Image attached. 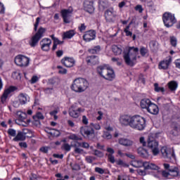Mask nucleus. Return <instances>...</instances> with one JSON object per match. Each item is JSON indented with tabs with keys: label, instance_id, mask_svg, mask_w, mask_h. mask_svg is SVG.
<instances>
[{
	"label": "nucleus",
	"instance_id": "1",
	"mask_svg": "<svg viewBox=\"0 0 180 180\" xmlns=\"http://www.w3.org/2000/svg\"><path fill=\"white\" fill-rule=\"evenodd\" d=\"M70 88L77 94H82L89 88V82L86 79L78 77L74 79Z\"/></svg>",
	"mask_w": 180,
	"mask_h": 180
},
{
	"label": "nucleus",
	"instance_id": "2",
	"mask_svg": "<svg viewBox=\"0 0 180 180\" xmlns=\"http://www.w3.org/2000/svg\"><path fill=\"white\" fill-rule=\"evenodd\" d=\"M137 54H139V48L130 46L128 48V51L124 53V60L127 65L133 67L136 64L137 60Z\"/></svg>",
	"mask_w": 180,
	"mask_h": 180
},
{
	"label": "nucleus",
	"instance_id": "3",
	"mask_svg": "<svg viewBox=\"0 0 180 180\" xmlns=\"http://www.w3.org/2000/svg\"><path fill=\"white\" fill-rule=\"evenodd\" d=\"M97 72L104 79L113 81L115 79V71L107 65H100L97 68Z\"/></svg>",
	"mask_w": 180,
	"mask_h": 180
},
{
	"label": "nucleus",
	"instance_id": "4",
	"mask_svg": "<svg viewBox=\"0 0 180 180\" xmlns=\"http://www.w3.org/2000/svg\"><path fill=\"white\" fill-rule=\"evenodd\" d=\"M130 127L136 130H144L146 129V118L140 115L132 116Z\"/></svg>",
	"mask_w": 180,
	"mask_h": 180
},
{
	"label": "nucleus",
	"instance_id": "5",
	"mask_svg": "<svg viewBox=\"0 0 180 180\" xmlns=\"http://www.w3.org/2000/svg\"><path fill=\"white\" fill-rule=\"evenodd\" d=\"M154 134L148 136V147L151 150L153 155H158L160 154V148H158V142L154 139Z\"/></svg>",
	"mask_w": 180,
	"mask_h": 180
},
{
	"label": "nucleus",
	"instance_id": "6",
	"mask_svg": "<svg viewBox=\"0 0 180 180\" xmlns=\"http://www.w3.org/2000/svg\"><path fill=\"white\" fill-rule=\"evenodd\" d=\"M162 20L166 27H171L176 23V18L175 15L171 13H165L162 16Z\"/></svg>",
	"mask_w": 180,
	"mask_h": 180
},
{
	"label": "nucleus",
	"instance_id": "7",
	"mask_svg": "<svg viewBox=\"0 0 180 180\" xmlns=\"http://www.w3.org/2000/svg\"><path fill=\"white\" fill-rule=\"evenodd\" d=\"M44 33H46V28L40 27L36 34L32 37L30 41V45L31 47H35L39 43V41L43 37Z\"/></svg>",
	"mask_w": 180,
	"mask_h": 180
},
{
	"label": "nucleus",
	"instance_id": "8",
	"mask_svg": "<svg viewBox=\"0 0 180 180\" xmlns=\"http://www.w3.org/2000/svg\"><path fill=\"white\" fill-rule=\"evenodd\" d=\"M80 134L84 137V139H89L92 140L95 137V130L91 126H84L80 128Z\"/></svg>",
	"mask_w": 180,
	"mask_h": 180
},
{
	"label": "nucleus",
	"instance_id": "9",
	"mask_svg": "<svg viewBox=\"0 0 180 180\" xmlns=\"http://www.w3.org/2000/svg\"><path fill=\"white\" fill-rule=\"evenodd\" d=\"M161 154L164 158L172 161V160H176L175 152L174 149L167 148V146H163L160 149Z\"/></svg>",
	"mask_w": 180,
	"mask_h": 180
},
{
	"label": "nucleus",
	"instance_id": "10",
	"mask_svg": "<svg viewBox=\"0 0 180 180\" xmlns=\"http://www.w3.org/2000/svg\"><path fill=\"white\" fill-rule=\"evenodd\" d=\"M15 63L19 67H27L30 59L25 56L19 55L15 58Z\"/></svg>",
	"mask_w": 180,
	"mask_h": 180
},
{
	"label": "nucleus",
	"instance_id": "11",
	"mask_svg": "<svg viewBox=\"0 0 180 180\" xmlns=\"http://www.w3.org/2000/svg\"><path fill=\"white\" fill-rule=\"evenodd\" d=\"M74 10L72 8H69L68 9H63L60 11L61 16L63 19L64 23H70L71 22V15L72 14V12Z\"/></svg>",
	"mask_w": 180,
	"mask_h": 180
},
{
	"label": "nucleus",
	"instance_id": "12",
	"mask_svg": "<svg viewBox=\"0 0 180 180\" xmlns=\"http://www.w3.org/2000/svg\"><path fill=\"white\" fill-rule=\"evenodd\" d=\"M163 167L165 169L169 171L171 173V176H179V169L176 167L171 166L168 163H164Z\"/></svg>",
	"mask_w": 180,
	"mask_h": 180
},
{
	"label": "nucleus",
	"instance_id": "13",
	"mask_svg": "<svg viewBox=\"0 0 180 180\" xmlns=\"http://www.w3.org/2000/svg\"><path fill=\"white\" fill-rule=\"evenodd\" d=\"M171 63H172V57L168 56L166 59L159 63V70H168Z\"/></svg>",
	"mask_w": 180,
	"mask_h": 180
},
{
	"label": "nucleus",
	"instance_id": "14",
	"mask_svg": "<svg viewBox=\"0 0 180 180\" xmlns=\"http://www.w3.org/2000/svg\"><path fill=\"white\" fill-rule=\"evenodd\" d=\"M132 118H133V116L131 117L128 115H121L120 117V124H122V126L130 127V124L131 123Z\"/></svg>",
	"mask_w": 180,
	"mask_h": 180
},
{
	"label": "nucleus",
	"instance_id": "15",
	"mask_svg": "<svg viewBox=\"0 0 180 180\" xmlns=\"http://www.w3.org/2000/svg\"><path fill=\"white\" fill-rule=\"evenodd\" d=\"M84 7L86 12L94 13L95 11V7H94V0H85Z\"/></svg>",
	"mask_w": 180,
	"mask_h": 180
},
{
	"label": "nucleus",
	"instance_id": "16",
	"mask_svg": "<svg viewBox=\"0 0 180 180\" xmlns=\"http://www.w3.org/2000/svg\"><path fill=\"white\" fill-rule=\"evenodd\" d=\"M82 112V108H75V106H72L69 109V115L71 116V117H73L74 119H77L79 117V115Z\"/></svg>",
	"mask_w": 180,
	"mask_h": 180
},
{
	"label": "nucleus",
	"instance_id": "17",
	"mask_svg": "<svg viewBox=\"0 0 180 180\" xmlns=\"http://www.w3.org/2000/svg\"><path fill=\"white\" fill-rule=\"evenodd\" d=\"M40 45L43 51H49L50 50V46H51V39L47 38L43 39L40 41Z\"/></svg>",
	"mask_w": 180,
	"mask_h": 180
},
{
	"label": "nucleus",
	"instance_id": "18",
	"mask_svg": "<svg viewBox=\"0 0 180 180\" xmlns=\"http://www.w3.org/2000/svg\"><path fill=\"white\" fill-rule=\"evenodd\" d=\"M96 37V33L94 30L86 31L83 35V39L84 41H91V40H95Z\"/></svg>",
	"mask_w": 180,
	"mask_h": 180
},
{
	"label": "nucleus",
	"instance_id": "19",
	"mask_svg": "<svg viewBox=\"0 0 180 180\" xmlns=\"http://www.w3.org/2000/svg\"><path fill=\"white\" fill-rule=\"evenodd\" d=\"M105 18L107 22H113V19L116 18V11L112 8L107 10L105 12Z\"/></svg>",
	"mask_w": 180,
	"mask_h": 180
},
{
	"label": "nucleus",
	"instance_id": "20",
	"mask_svg": "<svg viewBox=\"0 0 180 180\" xmlns=\"http://www.w3.org/2000/svg\"><path fill=\"white\" fill-rule=\"evenodd\" d=\"M118 143L120 146H123L124 147H131L134 144L132 140L127 138H120Z\"/></svg>",
	"mask_w": 180,
	"mask_h": 180
},
{
	"label": "nucleus",
	"instance_id": "21",
	"mask_svg": "<svg viewBox=\"0 0 180 180\" xmlns=\"http://www.w3.org/2000/svg\"><path fill=\"white\" fill-rule=\"evenodd\" d=\"M16 86H11L10 87H8L7 89H6L3 94V95L1 96V102L2 103H5V101H6L8 96L9 95V94H11V92H13L15 91H16Z\"/></svg>",
	"mask_w": 180,
	"mask_h": 180
},
{
	"label": "nucleus",
	"instance_id": "22",
	"mask_svg": "<svg viewBox=\"0 0 180 180\" xmlns=\"http://www.w3.org/2000/svg\"><path fill=\"white\" fill-rule=\"evenodd\" d=\"M61 63L65 65V67H68V68L75 65V60L72 58H65L61 60Z\"/></svg>",
	"mask_w": 180,
	"mask_h": 180
},
{
	"label": "nucleus",
	"instance_id": "23",
	"mask_svg": "<svg viewBox=\"0 0 180 180\" xmlns=\"http://www.w3.org/2000/svg\"><path fill=\"white\" fill-rule=\"evenodd\" d=\"M146 110L148 113H150V115H158V112H160L158 105L154 104V103H152Z\"/></svg>",
	"mask_w": 180,
	"mask_h": 180
},
{
	"label": "nucleus",
	"instance_id": "24",
	"mask_svg": "<svg viewBox=\"0 0 180 180\" xmlns=\"http://www.w3.org/2000/svg\"><path fill=\"white\" fill-rule=\"evenodd\" d=\"M143 168L144 169H153L155 171H158V169H160V167L157 166V165L148 162H143Z\"/></svg>",
	"mask_w": 180,
	"mask_h": 180
},
{
	"label": "nucleus",
	"instance_id": "25",
	"mask_svg": "<svg viewBox=\"0 0 180 180\" xmlns=\"http://www.w3.org/2000/svg\"><path fill=\"white\" fill-rule=\"evenodd\" d=\"M18 99L20 105H26L30 98L27 94H20L18 96Z\"/></svg>",
	"mask_w": 180,
	"mask_h": 180
},
{
	"label": "nucleus",
	"instance_id": "26",
	"mask_svg": "<svg viewBox=\"0 0 180 180\" xmlns=\"http://www.w3.org/2000/svg\"><path fill=\"white\" fill-rule=\"evenodd\" d=\"M153 103L148 98H143L140 102V106L142 109H148L150 104Z\"/></svg>",
	"mask_w": 180,
	"mask_h": 180
},
{
	"label": "nucleus",
	"instance_id": "27",
	"mask_svg": "<svg viewBox=\"0 0 180 180\" xmlns=\"http://www.w3.org/2000/svg\"><path fill=\"white\" fill-rule=\"evenodd\" d=\"M86 62L88 64H91V65H95L99 63V59L98 56H91L86 58Z\"/></svg>",
	"mask_w": 180,
	"mask_h": 180
},
{
	"label": "nucleus",
	"instance_id": "28",
	"mask_svg": "<svg viewBox=\"0 0 180 180\" xmlns=\"http://www.w3.org/2000/svg\"><path fill=\"white\" fill-rule=\"evenodd\" d=\"M137 151H138V154L143 158H147V157H148V151L144 149V148L139 147Z\"/></svg>",
	"mask_w": 180,
	"mask_h": 180
},
{
	"label": "nucleus",
	"instance_id": "29",
	"mask_svg": "<svg viewBox=\"0 0 180 180\" xmlns=\"http://www.w3.org/2000/svg\"><path fill=\"white\" fill-rule=\"evenodd\" d=\"M112 51L115 56H120V54H122V51H123L122 46H119L117 45H112Z\"/></svg>",
	"mask_w": 180,
	"mask_h": 180
},
{
	"label": "nucleus",
	"instance_id": "30",
	"mask_svg": "<svg viewBox=\"0 0 180 180\" xmlns=\"http://www.w3.org/2000/svg\"><path fill=\"white\" fill-rule=\"evenodd\" d=\"M74 36H75V31L71 30L63 33V39H72Z\"/></svg>",
	"mask_w": 180,
	"mask_h": 180
},
{
	"label": "nucleus",
	"instance_id": "31",
	"mask_svg": "<svg viewBox=\"0 0 180 180\" xmlns=\"http://www.w3.org/2000/svg\"><path fill=\"white\" fill-rule=\"evenodd\" d=\"M17 116L18 117V120H15V122H25V120H26L27 115H26L25 112L18 111L17 112Z\"/></svg>",
	"mask_w": 180,
	"mask_h": 180
},
{
	"label": "nucleus",
	"instance_id": "32",
	"mask_svg": "<svg viewBox=\"0 0 180 180\" xmlns=\"http://www.w3.org/2000/svg\"><path fill=\"white\" fill-rule=\"evenodd\" d=\"M26 136L22 134V131H19L16 136L13 139L14 141H25Z\"/></svg>",
	"mask_w": 180,
	"mask_h": 180
},
{
	"label": "nucleus",
	"instance_id": "33",
	"mask_svg": "<svg viewBox=\"0 0 180 180\" xmlns=\"http://www.w3.org/2000/svg\"><path fill=\"white\" fill-rule=\"evenodd\" d=\"M168 88L170 91H176V88H178V83L175 81H171L168 83Z\"/></svg>",
	"mask_w": 180,
	"mask_h": 180
},
{
	"label": "nucleus",
	"instance_id": "34",
	"mask_svg": "<svg viewBox=\"0 0 180 180\" xmlns=\"http://www.w3.org/2000/svg\"><path fill=\"white\" fill-rule=\"evenodd\" d=\"M140 54L142 57H146V56H148V49L147 48L142 46L140 49Z\"/></svg>",
	"mask_w": 180,
	"mask_h": 180
},
{
	"label": "nucleus",
	"instance_id": "35",
	"mask_svg": "<svg viewBox=\"0 0 180 180\" xmlns=\"http://www.w3.org/2000/svg\"><path fill=\"white\" fill-rule=\"evenodd\" d=\"M117 165H120V167H123L124 168H127L129 165L126 163L124 161L119 159L118 160L115 161Z\"/></svg>",
	"mask_w": 180,
	"mask_h": 180
},
{
	"label": "nucleus",
	"instance_id": "36",
	"mask_svg": "<svg viewBox=\"0 0 180 180\" xmlns=\"http://www.w3.org/2000/svg\"><path fill=\"white\" fill-rule=\"evenodd\" d=\"M12 78H13V79H20L21 78L20 71L19 70L14 71L12 73Z\"/></svg>",
	"mask_w": 180,
	"mask_h": 180
},
{
	"label": "nucleus",
	"instance_id": "37",
	"mask_svg": "<svg viewBox=\"0 0 180 180\" xmlns=\"http://www.w3.org/2000/svg\"><path fill=\"white\" fill-rule=\"evenodd\" d=\"M73 147H75V153L76 154H84V150L82 149V148H78V147H79V146H78V144L77 143V142H76V143L73 146Z\"/></svg>",
	"mask_w": 180,
	"mask_h": 180
},
{
	"label": "nucleus",
	"instance_id": "38",
	"mask_svg": "<svg viewBox=\"0 0 180 180\" xmlns=\"http://www.w3.org/2000/svg\"><path fill=\"white\" fill-rule=\"evenodd\" d=\"M48 133L49 134H51V136H53V137H58L60 134V131L57 129H51Z\"/></svg>",
	"mask_w": 180,
	"mask_h": 180
},
{
	"label": "nucleus",
	"instance_id": "39",
	"mask_svg": "<svg viewBox=\"0 0 180 180\" xmlns=\"http://www.w3.org/2000/svg\"><path fill=\"white\" fill-rule=\"evenodd\" d=\"M68 139H69L70 140H75L76 141H82V138L78 136V135H77V134H70V135L68 136Z\"/></svg>",
	"mask_w": 180,
	"mask_h": 180
},
{
	"label": "nucleus",
	"instance_id": "40",
	"mask_svg": "<svg viewBox=\"0 0 180 180\" xmlns=\"http://www.w3.org/2000/svg\"><path fill=\"white\" fill-rule=\"evenodd\" d=\"M133 167H135V168H140V167H144V162H142L141 160H136L134 162Z\"/></svg>",
	"mask_w": 180,
	"mask_h": 180
},
{
	"label": "nucleus",
	"instance_id": "41",
	"mask_svg": "<svg viewBox=\"0 0 180 180\" xmlns=\"http://www.w3.org/2000/svg\"><path fill=\"white\" fill-rule=\"evenodd\" d=\"M102 137L106 140H110L112 139V134L108 131H104Z\"/></svg>",
	"mask_w": 180,
	"mask_h": 180
},
{
	"label": "nucleus",
	"instance_id": "42",
	"mask_svg": "<svg viewBox=\"0 0 180 180\" xmlns=\"http://www.w3.org/2000/svg\"><path fill=\"white\" fill-rule=\"evenodd\" d=\"M155 86V92H165V89H164V87H160L158 86V84L155 83L154 84Z\"/></svg>",
	"mask_w": 180,
	"mask_h": 180
},
{
	"label": "nucleus",
	"instance_id": "43",
	"mask_svg": "<svg viewBox=\"0 0 180 180\" xmlns=\"http://www.w3.org/2000/svg\"><path fill=\"white\" fill-rule=\"evenodd\" d=\"M85 160H86V162H88L89 164H92V162L94 161H95L96 160V158L93 156H86Z\"/></svg>",
	"mask_w": 180,
	"mask_h": 180
},
{
	"label": "nucleus",
	"instance_id": "44",
	"mask_svg": "<svg viewBox=\"0 0 180 180\" xmlns=\"http://www.w3.org/2000/svg\"><path fill=\"white\" fill-rule=\"evenodd\" d=\"M150 46L153 50H157L158 49V43L155 41H150Z\"/></svg>",
	"mask_w": 180,
	"mask_h": 180
},
{
	"label": "nucleus",
	"instance_id": "45",
	"mask_svg": "<svg viewBox=\"0 0 180 180\" xmlns=\"http://www.w3.org/2000/svg\"><path fill=\"white\" fill-rule=\"evenodd\" d=\"M170 43L173 47H176V43H177L176 38L174 37H170Z\"/></svg>",
	"mask_w": 180,
	"mask_h": 180
},
{
	"label": "nucleus",
	"instance_id": "46",
	"mask_svg": "<svg viewBox=\"0 0 180 180\" xmlns=\"http://www.w3.org/2000/svg\"><path fill=\"white\" fill-rule=\"evenodd\" d=\"M108 161L111 162V164H115L116 162V160L115 159V156L112 154H108Z\"/></svg>",
	"mask_w": 180,
	"mask_h": 180
},
{
	"label": "nucleus",
	"instance_id": "47",
	"mask_svg": "<svg viewBox=\"0 0 180 180\" xmlns=\"http://www.w3.org/2000/svg\"><path fill=\"white\" fill-rule=\"evenodd\" d=\"M77 144H78L79 147H82L83 148H88L89 147V143L86 142H82V143L79 142H77Z\"/></svg>",
	"mask_w": 180,
	"mask_h": 180
},
{
	"label": "nucleus",
	"instance_id": "48",
	"mask_svg": "<svg viewBox=\"0 0 180 180\" xmlns=\"http://www.w3.org/2000/svg\"><path fill=\"white\" fill-rule=\"evenodd\" d=\"M33 119H40L41 120H43V119H44V116L41 112H37L35 116H33Z\"/></svg>",
	"mask_w": 180,
	"mask_h": 180
},
{
	"label": "nucleus",
	"instance_id": "49",
	"mask_svg": "<svg viewBox=\"0 0 180 180\" xmlns=\"http://www.w3.org/2000/svg\"><path fill=\"white\" fill-rule=\"evenodd\" d=\"M40 19L41 18L39 17H38L36 19V22L34 25V32H37V27H39V23H40Z\"/></svg>",
	"mask_w": 180,
	"mask_h": 180
},
{
	"label": "nucleus",
	"instance_id": "50",
	"mask_svg": "<svg viewBox=\"0 0 180 180\" xmlns=\"http://www.w3.org/2000/svg\"><path fill=\"white\" fill-rule=\"evenodd\" d=\"M8 134H9V136H11L12 137H15V136H16V130L13 129H9L8 130Z\"/></svg>",
	"mask_w": 180,
	"mask_h": 180
},
{
	"label": "nucleus",
	"instance_id": "51",
	"mask_svg": "<svg viewBox=\"0 0 180 180\" xmlns=\"http://www.w3.org/2000/svg\"><path fill=\"white\" fill-rule=\"evenodd\" d=\"M72 167V169H73V171H79V169H81V167H79V165L78 164H74L72 165V164L70 165Z\"/></svg>",
	"mask_w": 180,
	"mask_h": 180
},
{
	"label": "nucleus",
	"instance_id": "52",
	"mask_svg": "<svg viewBox=\"0 0 180 180\" xmlns=\"http://www.w3.org/2000/svg\"><path fill=\"white\" fill-rule=\"evenodd\" d=\"M179 130V127H174V129L171 131V134H172V136H178Z\"/></svg>",
	"mask_w": 180,
	"mask_h": 180
},
{
	"label": "nucleus",
	"instance_id": "53",
	"mask_svg": "<svg viewBox=\"0 0 180 180\" xmlns=\"http://www.w3.org/2000/svg\"><path fill=\"white\" fill-rule=\"evenodd\" d=\"M94 155H96V157H99L100 158H102V157H103V153L101 152L100 150H95Z\"/></svg>",
	"mask_w": 180,
	"mask_h": 180
},
{
	"label": "nucleus",
	"instance_id": "54",
	"mask_svg": "<svg viewBox=\"0 0 180 180\" xmlns=\"http://www.w3.org/2000/svg\"><path fill=\"white\" fill-rule=\"evenodd\" d=\"M58 68L59 70L58 71L59 74H63V75L67 74V69L63 68V67L61 66H58Z\"/></svg>",
	"mask_w": 180,
	"mask_h": 180
},
{
	"label": "nucleus",
	"instance_id": "55",
	"mask_svg": "<svg viewBox=\"0 0 180 180\" xmlns=\"http://www.w3.org/2000/svg\"><path fill=\"white\" fill-rule=\"evenodd\" d=\"M95 172H97L98 174H101V175L105 174V169H103L101 167H96Z\"/></svg>",
	"mask_w": 180,
	"mask_h": 180
},
{
	"label": "nucleus",
	"instance_id": "56",
	"mask_svg": "<svg viewBox=\"0 0 180 180\" xmlns=\"http://www.w3.org/2000/svg\"><path fill=\"white\" fill-rule=\"evenodd\" d=\"M63 148L65 150V151H70L71 150V146L68 143H64L63 145Z\"/></svg>",
	"mask_w": 180,
	"mask_h": 180
},
{
	"label": "nucleus",
	"instance_id": "57",
	"mask_svg": "<svg viewBox=\"0 0 180 180\" xmlns=\"http://www.w3.org/2000/svg\"><path fill=\"white\" fill-rule=\"evenodd\" d=\"M108 4L103 1H100L99 2V8H102V9H105V8H107Z\"/></svg>",
	"mask_w": 180,
	"mask_h": 180
},
{
	"label": "nucleus",
	"instance_id": "58",
	"mask_svg": "<svg viewBox=\"0 0 180 180\" xmlns=\"http://www.w3.org/2000/svg\"><path fill=\"white\" fill-rule=\"evenodd\" d=\"M171 176V173L164 170L162 172V176H163V178H166L168 179V176Z\"/></svg>",
	"mask_w": 180,
	"mask_h": 180
},
{
	"label": "nucleus",
	"instance_id": "59",
	"mask_svg": "<svg viewBox=\"0 0 180 180\" xmlns=\"http://www.w3.org/2000/svg\"><path fill=\"white\" fill-rule=\"evenodd\" d=\"M90 126H91V127H94L95 130H101V125L99 124L91 123Z\"/></svg>",
	"mask_w": 180,
	"mask_h": 180
},
{
	"label": "nucleus",
	"instance_id": "60",
	"mask_svg": "<svg viewBox=\"0 0 180 180\" xmlns=\"http://www.w3.org/2000/svg\"><path fill=\"white\" fill-rule=\"evenodd\" d=\"M130 28L129 26H127L124 29V32L126 33V36H132L133 33L130 31H129V29Z\"/></svg>",
	"mask_w": 180,
	"mask_h": 180
},
{
	"label": "nucleus",
	"instance_id": "61",
	"mask_svg": "<svg viewBox=\"0 0 180 180\" xmlns=\"http://www.w3.org/2000/svg\"><path fill=\"white\" fill-rule=\"evenodd\" d=\"M79 32H85V30H86V26L85 25L84 23L81 24L80 26H79L78 27Z\"/></svg>",
	"mask_w": 180,
	"mask_h": 180
},
{
	"label": "nucleus",
	"instance_id": "62",
	"mask_svg": "<svg viewBox=\"0 0 180 180\" xmlns=\"http://www.w3.org/2000/svg\"><path fill=\"white\" fill-rule=\"evenodd\" d=\"M21 133L23 134L24 136L26 137V136H27V134H32V131H30V129H23Z\"/></svg>",
	"mask_w": 180,
	"mask_h": 180
},
{
	"label": "nucleus",
	"instance_id": "63",
	"mask_svg": "<svg viewBox=\"0 0 180 180\" xmlns=\"http://www.w3.org/2000/svg\"><path fill=\"white\" fill-rule=\"evenodd\" d=\"M135 11H137L139 13H143V6L141 5H137L135 7Z\"/></svg>",
	"mask_w": 180,
	"mask_h": 180
},
{
	"label": "nucleus",
	"instance_id": "64",
	"mask_svg": "<svg viewBox=\"0 0 180 180\" xmlns=\"http://www.w3.org/2000/svg\"><path fill=\"white\" fill-rule=\"evenodd\" d=\"M89 120H88V118L86 117V116H85V115H83L82 116V123H83V124H88V123H89V121H88Z\"/></svg>",
	"mask_w": 180,
	"mask_h": 180
}]
</instances>
